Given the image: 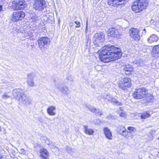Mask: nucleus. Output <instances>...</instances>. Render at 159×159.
<instances>
[{
    "mask_svg": "<svg viewBox=\"0 0 159 159\" xmlns=\"http://www.w3.org/2000/svg\"><path fill=\"white\" fill-rule=\"evenodd\" d=\"M101 52L100 59L105 63L115 61L121 56L120 49L113 45L104 46L102 48Z\"/></svg>",
    "mask_w": 159,
    "mask_h": 159,
    "instance_id": "1",
    "label": "nucleus"
},
{
    "mask_svg": "<svg viewBox=\"0 0 159 159\" xmlns=\"http://www.w3.org/2000/svg\"><path fill=\"white\" fill-rule=\"evenodd\" d=\"M148 5L147 0H138L134 2L131 8L135 12H140L146 9Z\"/></svg>",
    "mask_w": 159,
    "mask_h": 159,
    "instance_id": "2",
    "label": "nucleus"
},
{
    "mask_svg": "<svg viewBox=\"0 0 159 159\" xmlns=\"http://www.w3.org/2000/svg\"><path fill=\"white\" fill-rule=\"evenodd\" d=\"M148 92V90L145 88H140L136 89L133 94L134 98L137 99L144 98Z\"/></svg>",
    "mask_w": 159,
    "mask_h": 159,
    "instance_id": "3",
    "label": "nucleus"
},
{
    "mask_svg": "<svg viewBox=\"0 0 159 159\" xmlns=\"http://www.w3.org/2000/svg\"><path fill=\"white\" fill-rule=\"evenodd\" d=\"M131 84L130 79L127 77L121 79L118 84L119 87L123 90H125L127 88L130 87Z\"/></svg>",
    "mask_w": 159,
    "mask_h": 159,
    "instance_id": "4",
    "label": "nucleus"
},
{
    "mask_svg": "<svg viewBox=\"0 0 159 159\" xmlns=\"http://www.w3.org/2000/svg\"><path fill=\"white\" fill-rule=\"evenodd\" d=\"M13 94L15 97L18 98L20 101L23 103L27 97L24 94V91L20 89H14L13 91Z\"/></svg>",
    "mask_w": 159,
    "mask_h": 159,
    "instance_id": "5",
    "label": "nucleus"
},
{
    "mask_svg": "<svg viewBox=\"0 0 159 159\" xmlns=\"http://www.w3.org/2000/svg\"><path fill=\"white\" fill-rule=\"evenodd\" d=\"M105 35L102 32H99L93 35V40L94 44L102 43L104 41Z\"/></svg>",
    "mask_w": 159,
    "mask_h": 159,
    "instance_id": "6",
    "label": "nucleus"
},
{
    "mask_svg": "<svg viewBox=\"0 0 159 159\" xmlns=\"http://www.w3.org/2000/svg\"><path fill=\"white\" fill-rule=\"evenodd\" d=\"M45 1L43 0H37L35 1L34 5V7L35 9L39 11H42L46 7Z\"/></svg>",
    "mask_w": 159,
    "mask_h": 159,
    "instance_id": "7",
    "label": "nucleus"
},
{
    "mask_svg": "<svg viewBox=\"0 0 159 159\" xmlns=\"http://www.w3.org/2000/svg\"><path fill=\"white\" fill-rule=\"evenodd\" d=\"M39 48L42 49L44 47L50 44V40L47 37H42L38 40Z\"/></svg>",
    "mask_w": 159,
    "mask_h": 159,
    "instance_id": "8",
    "label": "nucleus"
},
{
    "mask_svg": "<svg viewBox=\"0 0 159 159\" xmlns=\"http://www.w3.org/2000/svg\"><path fill=\"white\" fill-rule=\"evenodd\" d=\"M139 30L135 28H132L129 30L130 36L133 39L136 41H139L140 37L139 34Z\"/></svg>",
    "mask_w": 159,
    "mask_h": 159,
    "instance_id": "9",
    "label": "nucleus"
},
{
    "mask_svg": "<svg viewBox=\"0 0 159 159\" xmlns=\"http://www.w3.org/2000/svg\"><path fill=\"white\" fill-rule=\"evenodd\" d=\"M25 16V13L23 11H15L13 13L12 19L13 21H18L22 20Z\"/></svg>",
    "mask_w": 159,
    "mask_h": 159,
    "instance_id": "10",
    "label": "nucleus"
},
{
    "mask_svg": "<svg viewBox=\"0 0 159 159\" xmlns=\"http://www.w3.org/2000/svg\"><path fill=\"white\" fill-rule=\"evenodd\" d=\"M35 76L34 73H29L27 75V84L30 87H33L35 86L34 79Z\"/></svg>",
    "mask_w": 159,
    "mask_h": 159,
    "instance_id": "11",
    "label": "nucleus"
},
{
    "mask_svg": "<svg viewBox=\"0 0 159 159\" xmlns=\"http://www.w3.org/2000/svg\"><path fill=\"white\" fill-rule=\"evenodd\" d=\"M108 34L109 36L115 37L117 38H120L121 35V33L119 32L118 30L114 28H110L108 31Z\"/></svg>",
    "mask_w": 159,
    "mask_h": 159,
    "instance_id": "12",
    "label": "nucleus"
},
{
    "mask_svg": "<svg viewBox=\"0 0 159 159\" xmlns=\"http://www.w3.org/2000/svg\"><path fill=\"white\" fill-rule=\"evenodd\" d=\"M13 6H15V9H22L24 8L26 5V2L24 0H18L13 2Z\"/></svg>",
    "mask_w": 159,
    "mask_h": 159,
    "instance_id": "13",
    "label": "nucleus"
},
{
    "mask_svg": "<svg viewBox=\"0 0 159 159\" xmlns=\"http://www.w3.org/2000/svg\"><path fill=\"white\" fill-rule=\"evenodd\" d=\"M128 0H108V4L110 6L116 7L119 5L124 4L125 2Z\"/></svg>",
    "mask_w": 159,
    "mask_h": 159,
    "instance_id": "14",
    "label": "nucleus"
},
{
    "mask_svg": "<svg viewBox=\"0 0 159 159\" xmlns=\"http://www.w3.org/2000/svg\"><path fill=\"white\" fill-rule=\"evenodd\" d=\"M56 86L57 88L65 95H67L70 93L69 89L66 86H63L60 84H56Z\"/></svg>",
    "mask_w": 159,
    "mask_h": 159,
    "instance_id": "15",
    "label": "nucleus"
},
{
    "mask_svg": "<svg viewBox=\"0 0 159 159\" xmlns=\"http://www.w3.org/2000/svg\"><path fill=\"white\" fill-rule=\"evenodd\" d=\"M144 98V99L142 102L143 103L147 104L148 103H152L154 101L153 96L150 93H148V92Z\"/></svg>",
    "mask_w": 159,
    "mask_h": 159,
    "instance_id": "16",
    "label": "nucleus"
},
{
    "mask_svg": "<svg viewBox=\"0 0 159 159\" xmlns=\"http://www.w3.org/2000/svg\"><path fill=\"white\" fill-rule=\"evenodd\" d=\"M104 134L106 138L109 140H111L113 139L112 132L107 127H104L103 129Z\"/></svg>",
    "mask_w": 159,
    "mask_h": 159,
    "instance_id": "17",
    "label": "nucleus"
},
{
    "mask_svg": "<svg viewBox=\"0 0 159 159\" xmlns=\"http://www.w3.org/2000/svg\"><path fill=\"white\" fill-rule=\"evenodd\" d=\"M39 153L41 159H49V153L47 149L45 148L41 149Z\"/></svg>",
    "mask_w": 159,
    "mask_h": 159,
    "instance_id": "18",
    "label": "nucleus"
},
{
    "mask_svg": "<svg viewBox=\"0 0 159 159\" xmlns=\"http://www.w3.org/2000/svg\"><path fill=\"white\" fill-rule=\"evenodd\" d=\"M84 131L85 134L89 135H92L93 134L94 131L92 129L88 128V126L84 125Z\"/></svg>",
    "mask_w": 159,
    "mask_h": 159,
    "instance_id": "19",
    "label": "nucleus"
},
{
    "mask_svg": "<svg viewBox=\"0 0 159 159\" xmlns=\"http://www.w3.org/2000/svg\"><path fill=\"white\" fill-rule=\"evenodd\" d=\"M56 108L54 106H50L47 109V112L48 115L51 116H54L56 115L54 111L56 110Z\"/></svg>",
    "mask_w": 159,
    "mask_h": 159,
    "instance_id": "20",
    "label": "nucleus"
},
{
    "mask_svg": "<svg viewBox=\"0 0 159 159\" xmlns=\"http://www.w3.org/2000/svg\"><path fill=\"white\" fill-rule=\"evenodd\" d=\"M87 107L91 112L94 113L95 115L100 116L102 115L99 109H96L95 108L92 107L90 106H87Z\"/></svg>",
    "mask_w": 159,
    "mask_h": 159,
    "instance_id": "21",
    "label": "nucleus"
},
{
    "mask_svg": "<svg viewBox=\"0 0 159 159\" xmlns=\"http://www.w3.org/2000/svg\"><path fill=\"white\" fill-rule=\"evenodd\" d=\"M158 39L157 36L155 34H153L151 35L147 39L148 42L149 43L157 42Z\"/></svg>",
    "mask_w": 159,
    "mask_h": 159,
    "instance_id": "22",
    "label": "nucleus"
},
{
    "mask_svg": "<svg viewBox=\"0 0 159 159\" xmlns=\"http://www.w3.org/2000/svg\"><path fill=\"white\" fill-rule=\"evenodd\" d=\"M117 131L119 134L124 136L125 135L127 131L125 127L122 126H119L118 128Z\"/></svg>",
    "mask_w": 159,
    "mask_h": 159,
    "instance_id": "23",
    "label": "nucleus"
},
{
    "mask_svg": "<svg viewBox=\"0 0 159 159\" xmlns=\"http://www.w3.org/2000/svg\"><path fill=\"white\" fill-rule=\"evenodd\" d=\"M152 52L154 56L159 57V46H155L153 48Z\"/></svg>",
    "mask_w": 159,
    "mask_h": 159,
    "instance_id": "24",
    "label": "nucleus"
},
{
    "mask_svg": "<svg viewBox=\"0 0 159 159\" xmlns=\"http://www.w3.org/2000/svg\"><path fill=\"white\" fill-rule=\"evenodd\" d=\"M124 70L128 73H126V74H130L131 72L133 70V68L132 66L129 65H125L124 68Z\"/></svg>",
    "mask_w": 159,
    "mask_h": 159,
    "instance_id": "25",
    "label": "nucleus"
},
{
    "mask_svg": "<svg viewBox=\"0 0 159 159\" xmlns=\"http://www.w3.org/2000/svg\"><path fill=\"white\" fill-rule=\"evenodd\" d=\"M103 97L104 99V101L106 102H110L112 96L110 94H106L104 95Z\"/></svg>",
    "mask_w": 159,
    "mask_h": 159,
    "instance_id": "26",
    "label": "nucleus"
},
{
    "mask_svg": "<svg viewBox=\"0 0 159 159\" xmlns=\"http://www.w3.org/2000/svg\"><path fill=\"white\" fill-rule=\"evenodd\" d=\"M111 102L113 104L117 105H122V103L121 102H119L116 99L113 97L110 102Z\"/></svg>",
    "mask_w": 159,
    "mask_h": 159,
    "instance_id": "27",
    "label": "nucleus"
},
{
    "mask_svg": "<svg viewBox=\"0 0 159 159\" xmlns=\"http://www.w3.org/2000/svg\"><path fill=\"white\" fill-rule=\"evenodd\" d=\"M127 133H126L125 135L124 136L125 138L128 139H132L134 137V135L132 134L130 132L127 131Z\"/></svg>",
    "mask_w": 159,
    "mask_h": 159,
    "instance_id": "28",
    "label": "nucleus"
},
{
    "mask_svg": "<svg viewBox=\"0 0 159 159\" xmlns=\"http://www.w3.org/2000/svg\"><path fill=\"white\" fill-rule=\"evenodd\" d=\"M32 100L29 97L27 96L25 100H24L23 103L25 105H29L31 104Z\"/></svg>",
    "mask_w": 159,
    "mask_h": 159,
    "instance_id": "29",
    "label": "nucleus"
},
{
    "mask_svg": "<svg viewBox=\"0 0 159 159\" xmlns=\"http://www.w3.org/2000/svg\"><path fill=\"white\" fill-rule=\"evenodd\" d=\"M150 115L147 112L143 113L141 116V117L142 119H146V118L149 117Z\"/></svg>",
    "mask_w": 159,
    "mask_h": 159,
    "instance_id": "30",
    "label": "nucleus"
},
{
    "mask_svg": "<svg viewBox=\"0 0 159 159\" xmlns=\"http://www.w3.org/2000/svg\"><path fill=\"white\" fill-rule=\"evenodd\" d=\"M43 139L45 141L46 144H47L48 146L50 145L51 143L52 142L50 141L49 139L46 137L43 136Z\"/></svg>",
    "mask_w": 159,
    "mask_h": 159,
    "instance_id": "31",
    "label": "nucleus"
},
{
    "mask_svg": "<svg viewBox=\"0 0 159 159\" xmlns=\"http://www.w3.org/2000/svg\"><path fill=\"white\" fill-rule=\"evenodd\" d=\"M10 98V96L8 95V93H5L2 96V98L4 100H6L7 98Z\"/></svg>",
    "mask_w": 159,
    "mask_h": 159,
    "instance_id": "32",
    "label": "nucleus"
},
{
    "mask_svg": "<svg viewBox=\"0 0 159 159\" xmlns=\"http://www.w3.org/2000/svg\"><path fill=\"white\" fill-rule=\"evenodd\" d=\"M127 129L129 130V132H130L131 133V132L133 131L135 129L133 127H128Z\"/></svg>",
    "mask_w": 159,
    "mask_h": 159,
    "instance_id": "33",
    "label": "nucleus"
},
{
    "mask_svg": "<svg viewBox=\"0 0 159 159\" xmlns=\"http://www.w3.org/2000/svg\"><path fill=\"white\" fill-rule=\"evenodd\" d=\"M75 23L77 25L76 26V27H80V23L79 21H75Z\"/></svg>",
    "mask_w": 159,
    "mask_h": 159,
    "instance_id": "34",
    "label": "nucleus"
},
{
    "mask_svg": "<svg viewBox=\"0 0 159 159\" xmlns=\"http://www.w3.org/2000/svg\"><path fill=\"white\" fill-rule=\"evenodd\" d=\"M49 146L50 148H55V146L53 143H52V142L50 144Z\"/></svg>",
    "mask_w": 159,
    "mask_h": 159,
    "instance_id": "35",
    "label": "nucleus"
},
{
    "mask_svg": "<svg viewBox=\"0 0 159 159\" xmlns=\"http://www.w3.org/2000/svg\"><path fill=\"white\" fill-rule=\"evenodd\" d=\"M68 80L70 81H73V77L71 75H69L67 78Z\"/></svg>",
    "mask_w": 159,
    "mask_h": 159,
    "instance_id": "36",
    "label": "nucleus"
},
{
    "mask_svg": "<svg viewBox=\"0 0 159 159\" xmlns=\"http://www.w3.org/2000/svg\"><path fill=\"white\" fill-rule=\"evenodd\" d=\"M119 115L120 116L122 117H125V114L123 112H119Z\"/></svg>",
    "mask_w": 159,
    "mask_h": 159,
    "instance_id": "37",
    "label": "nucleus"
},
{
    "mask_svg": "<svg viewBox=\"0 0 159 159\" xmlns=\"http://www.w3.org/2000/svg\"><path fill=\"white\" fill-rule=\"evenodd\" d=\"M20 152L22 154H25V150L23 148H21L20 149Z\"/></svg>",
    "mask_w": 159,
    "mask_h": 159,
    "instance_id": "38",
    "label": "nucleus"
},
{
    "mask_svg": "<svg viewBox=\"0 0 159 159\" xmlns=\"http://www.w3.org/2000/svg\"><path fill=\"white\" fill-rule=\"evenodd\" d=\"M66 150L69 153H70L71 151V148L70 147H67L66 148Z\"/></svg>",
    "mask_w": 159,
    "mask_h": 159,
    "instance_id": "39",
    "label": "nucleus"
},
{
    "mask_svg": "<svg viewBox=\"0 0 159 159\" xmlns=\"http://www.w3.org/2000/svg\"><path fill=\"white\" fill-rule=\"evenodd\" d=\"M87 29H88V22H87L86 24V30H85V31L86 33H87V32H88Z\"/></svg>",
    "mask_w": 159,
    "mask_h": 159,
    "instance_id": "40",
    "label": "nucleus"
},
{
    "mask_svg": "<svg viewBox=\"0 0 159 159\" xmlns=\"http://www.w3.org/2000/svg\"><path fill=\"white\" fill-rule=\"evenodd\" d=\"M107 118L108 119H110L111 118H112V116L111 115H110L107 116Z\"/></svg>",
    "mask_w": 159,
    "mask_h": 159,
    "instance_id": "41",
    "label": "nucleus"
},
{
    "mask_svg": "<svg viewBox=\"0 0 159 159\" xmlns=\"http://www.w3.org/2000/svg\"><path fill=\"white\" fill-rule=\"evenodd\" d=\"M2 5H0V11L2 9Z\"/></svg>",
    "mask_w": 159,
    "mask_h": 159,
    "instance_id": "42",
    "label": "nucleus"
},
{
    "mask_svg": "<svg viewBox=\"0 0 159 159\" xmlns=\"http://www.w3.org/2000/svg\"><path fill=\"white\" fill-rule=\"evenodd\" d=\"M143 30H144V31H145L146 30H145V29H144Z\"/></svg>",
    "mask_w": 159,
    "mask_h": 159,
    "instance_id": "43",
    "label": "nucleus"
},
{
    "mask_svg": "<svg viewBox=\"0 0 159 159\" xmlns=\"http://www.w3.org/2000/svg\"><path fill=\"white\" fill-rule=\"evenodd\" d=\"M1 157L0 156V159H1Z\"/></svg>",
    "mask_w": 159,
    "mask_h": 159,
    "instance_id": "44",
    "label": "nucleus"
}]
</instances>
